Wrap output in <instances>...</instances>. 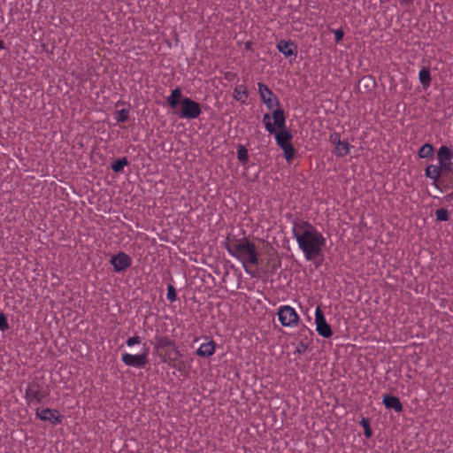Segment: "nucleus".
I'll use <instances>...</instances> for the list:
<instances>
[{"mask_svg":"<svg viewBox=\"0 0 453 453\" xmlns=\"http://www.w3.org/2000/svg\"><path fill=\"white\" fill-rule=\"evenodd\" d=\"M292 233L307 261H314L317 257H323L326 238L311 223L307 220L295 221Z\"/></svg>","mask_w":453,"mask_h":453,"instance_id":"nucleus-1","label":"nucleus"},{"mask_svg":"<svg viewBox=\"0 0 453 453\" xmlns=\"http://www.w3.org/2000/svg\"><path fill=\"white\" fill-rule=\"evenodd\" d=\"M226 249L229 255L242 264L247 274L252 278L259 276V271L257 267L260 265L261 259L253 242L245 237L229 239L226 244Z\"/></svg>","mask_w":453,"mask_h":453,"instance_id":"nucleus-2","label":"nucleus"},{"mask_svg":"<svg viewBox=\"0 0 453 453\" xmlns=\"http://www.w3.org/2000/svg\"><path fill=\"white\" fill-rule=\"evenodd\" d=\"M166 102L172 109H175L179 104L180 105L179 111L180 119H195L202 113L200 104L189 97H183L181 89L179 87L171 91V94L166 98Z\"/></svg>","mask_w":453,"mask_h":453,"instance_id":"nucleus-3","label":"nucleus"},{"mask_svg":"<svg viewBox=\"0 0 453 453\" xmlns=\"http://www.w3.org/2000/svg\"><path fill=\"white\" fill-rule=\"evenodd\" d=\"M263 124L269 134H274L276 128L279 130L286 129V115L284 110L280 107L276 108L272 113H265L263 116Z\"/></svg>","mask_w":453,"mask_h":453,"instance_id":"nucleus-4","label":"nucleus"},{"mask_svg":"<svg viewBox=\"0 0 453 453\" xmlns=\"http://www.w3.org/2000/svg\"><path fill=\"white\" fill-rule=\"evenodd\" d=\"M278 319L282 326L296 327L300 322V316L290 305H280L277 311Z\"/></svg>","mask_w":453,"mask_h":453,"instance_id":"nucleus-5","label":"nucleus"},{"mask_svg":"<svg viewBox=\"0 0 453 453\" xmlns=\"http://www.w3.org/2000/svg\"><path fill=\"white\" fill-rule=\"evenodd\" d=\"M49 395V392L43 389V387L35 380L30 381L27 384L25 392V398L27 403L31 404L34 403H42L47 396Z\"/></svg>","mask_w":453,"mask_h":453,"instance_id":"nucleus-6","label":"nucleus"},{"mask_svg":"<svg viewBox=\"0 0 453 453\" xmlns=\"http://www.w3.org/2000/svg\"><path fill=\"white\" fill-rule=\"evenodd\" d=\"M121 361L127 365L134 368H144L149 364V349L140 354L125 352L121 355Z\"/></svg>","mask_w":453,"mask_h":453,"instance_id":"nucleus-7","label":"nucleus"},{"mask_svg":"<svg viewBox=\"0 0 453 453\" xmlns=\"http://www.w3.org/2000/svg\"><path fill=\"white\" fill-rule=\"evenodd\" d=\"M257 90L261 101L266 106L268 110H273L274 106L280 107L279 98L274 95V93L269 88V87L262 82L257 83Z\"/></svg>","mask_w":453,"mask_h":453,"instance_id":"nucleus-8","label":"nucleus"},{"mask_svg":"<svg viewBox=\"0 0 453 453\" xmlns=\"http://www.w3.org/2000/svg\"><path fill=\"white\" fill-rule=\"evenodd\" d=\"M110 264L112 266L114 273H121L131 267L133 259L124 251H119L117 254L111 256Z\"/></svg>","mask_w":453,"mask_h":453,"instance_id":"nucleus-9","label":"nucleus"},{"mask_svg":"<svg viewBox=\"0 0 453 453\" xmlns=\"http://www.w3.org/2000/svg\"><path fill=\"white\" fill-rule=\"evenodd\" d=\"M35 415L40 420L47 421L52 426L60 425L64 418L59 411L50 408H38Z\"/></svg>","mask_w":453,"mask_h":453,"instance_id":"nucleus-10","label":"nucleus"},{"mask_svg":"<svg viewBox=\"0 0 453 453\" xmlns=\"http://www.w3.org/2000/svg\"><path fill=\"white\" fill-rule=\"evenodd\" d=\"M315 325L317 333L324 337L330 338L333 334L330 325L327 324L326 318L320 307H317L315 311Z\"/></svg>","mask_w":453,"mask_h":453,"instance_id":"nucleus-11","label":"nucleus"},{"mask_svg":"<svg viewBox=\"0 0 453 453\" xmlns=\"http://www.w3.org/2000/svg\"><path fill=\"white\" fill-rule=\"evenodd\" d=\"M437 158L439 161V165L444 171L451 170V162L450 160L453 158V151L447 146L441 145L437 152Z\"/></svg>","mask_w":453,"mask_h":453,"instance_id":"nucleus-12","label":"nucleus"},{"mask_svg":"<svg viewBox=\"0 0 453 453\" xmlns=\"http://www.w3.org/2000/svg\"><path fill=\"white\" fill-rule=\"evenodd\" d=\"M205 342L200 344L196 354L200 357L208 358L214 355L217 345L213 340L208 337H205Z\"/></svg>","mask_w":453,"mask_h":453,"instance_id":"nucleus-13","label":"nucleus"},{"mask_svg":"<svg viewBox=\"0 0 453 453\" xmlns=\"http://www.w3.org/2000/svg\"><path fill=\"white\" fill-rule=\"evenodd\" d=\"M277 50L285 57L296 56V46L291 41H280L276 45Z\"/></svg>","mask_w":453,"mask_h":453,"instance_id":"nucleus-14","label":"nucleus"},{"mask_svg":"<svg viewBox=\"0 0 453 453\" xmlns=\"http://www.w3.org/2000/svg\"><path fill=\"white\" fill-rule=\"evenodd\" d=\"M274 138H275L276 144L280 148H283L284 146L292 144L291 140L293 139V135L289 130L283 129V130H279L278 132H275Z\"/></svg>","mask_w":453,"mask_h":453,"instance_id":"nucleus-15","label":"nucleus"},{"mask_svg":"<svg viewBox=\"0 0 453 453\" xmlns=\"http://www.w3.org/2000/svg\"><path fill=\"white\" fill-rule=\"evenodd\" d=\"M383 404L387 409L394 410L395 412H401L403 411V404L399 398L390 395H385L383 396Z\"/></svg>","mask_w":453,"mask_h":453,"instance_id":"nucleus-16","label":"nucleus"},{"mask_svg":"<svg viewBox=\"0 0 453 453\" xmlns=\"http://www.w3.org/2000/svg\"><path fill=\"white\" fill-rule=\"evenodd\" d=\"M233 96L241 104H245L249 96L247 88L244 85H236L234 88Z\"/></svg>","mask_w":453,"mask_h":453,"instance_id":"nucleus-17","label":"nucleus"},{"mask_svg":"<svg viewBox=\"0 0 453 453\" xmlns=\"http://www.w3.org/2000/svg\"><path fill=\"white\" fill-rule=\"evenodd\" d=\"M444 171L442 167L440 165H430L425 170V174L427 178L433 180L434 181H437L441 174V172Z\"/></svg>","mask_w":453,"mask_h":453,"instance_id":"nucleus-18","label":"nucleus"},{"mask_svg":"<svg viewBox=\"0 0 453 453\" xmlns=\"http://www.w3.org/2000/svg\"><path fill=\"white\" fill-rule=\"evenodd\" d=\"M351 145L347 141L341 142L338 145L334 146L333 153L337 157H343L350 152Z\"/></svg>","mask_w":453,"mask_h":453,"instance_id":"nucleus-19","label":"nucleus"},{"mask_svg":"<svg viewBox=\"0 0 453 453\" xmlns=\"http://www.w3.org/2000/svg\"><path fill=\"white\" fill-rule=\"evenodd\" d=\"M169 364L171 366H173L174 369H176L181 375L188 376L190 369V363L188 361H180V362H173V360H170Z\"/></svg>","mask_w":453,"mask_h":453,"instance_id":"nucleus-20","label":"nucleus"},{"mask_svg":"<svg viewBox=\"0 0 453 453\" xmlns=\"http://www.w3.org/2000/svg\"><path fill=\"white\" fill-rule=\"evenodd\" d=\"M418 79L425 88H427L431 83V74L428 69L423 68L419 71Z\"/></svg>","mask_w":453,"mask_h":453,"instance_id":"nucleus-21","label":"nucleus"},{"mask_svg":"<svg viewBox=\"0 0 453 453\" xmlns=\"http://www.w3.org/2000/svg\"><path fill=\"white\" fill-rule=\"evenodd\" d=\"M174 342L167 335H163L157 338L156 348L165 349L168 347H173Z\"/></svg>","mask_w":453,"mask_h":453,"instance_id":"nucleus-22","label":"nucleus"},{"mask_svg":"<svg viewBox=\"0 0 453 453\" xmlns=\"http://www.w3.org/2000/svg\"><path fill=\"white\" fill-rule=\"evenodd\" d=\"M237 158L243 165H246L249 162L248 150L242 144H240L237 148Z\"/></svg>","mask_w":453,"mask_h":453,"instance_id":"nucleus-23","label":"nucleus"},{"mask_svg":"<svg viewBox=\"0 0 453 453\" xmlns=\"http://www.w3.org/2000/svg\"><path fill=\"white\" fill-rule=\"evenodd\" d=\"M434 148L430 143H425L418 150V155L420 158H428L432 157Z\"/></svg>","mask_w":453,"mask_h":453,"instance_id":"nucleus-24","label":"nucleus"},{"mask_svg":"<svg viewBox=\"0 0 453 453\" xmlns=\"http://www.w3.org/2000/svg\"><path fill=\"white\" fill-rule=\"evenodd\" d=\"M128 165V160L127 157H121L117 160H115L111 164V169L114 173H120L123 171L124 167Z\"/></svg>","mask_w":453,"mask_h":453,"instance_id":"nucleus-25","label":"nucleus"},{"mask_svg":"<svg viewBox=\"0 0 453 453\" xmlns=\"http://www.w3.org/2000/svg\"><path fill=\"white\" fill-rule=\"evenodd\" d=\"M283 151L284 158L287 162H291L296 154V150L292 144H288L287 146H284L283 148H280Z\"/></svg>","mask_w":453,"mask_h":453,"instance_id":"nucleus-26","label":"nucleus"},{"mask_svg":"<svg viewBox=\"0 0 453 453\" xmlns=\"http://www.w3.org/2000/svg\"><path fill=\"white\" fill-rule=\"evenodd\" d=\"M360 426L364 428V435L365 436V438H371L372 435V431L370 427L369 419L363 418L360 421Z\"/></svg>","mask_w":453,"mask_h":453,"instance_id":"nucleus-27","label":"nucleus"},{"mask_svg":"<svg viewBox=\"0 0 453 453\" xmlns=\"http://www.w3.org/2000/svg\"><path fill=\"white\" fill-rule=\"evenodd\" d=\"M129 118V110L121 109L116 111L115 119L118 122H126Z\"/></svg>","mask_w":453,"mask_h":453,"instance_id":"nucleus-28","label":"nucleus"},{"mask_svg":"<svg viewBox=\"0 0 453 453\" xmlns=\"http://www.w3.org/2000/svg\"><path fill=\"white\" fill-rule=\"evenodd\" d=\"M436 219L439 221H447L449 219V213L448 210L440 208L435 211Z\"/></svg>","mask_w":453,"mask_h":453,"instance_id":"nucleus-29","label":"nucleus"},{"mask_svg":"<svg viewBox=\"0 0 453 453\" xmlns=\"http://www.w3.org/2000/svg\"><path fill=\"white\" fill-rule=\"evenodd\" d=\"M166 298L168 301H170L172 303L175 302L177 300V293H176L175 288L172 284H169L167 286Z\"/></svg>","mask_w":453,"mask_h":453,"instance_id":"nucleus-30","label":"nucleus"},{"mask_svg":"<svg viewBox=\"0 0 453 453\" xmlns=\"http://www.w3.org/2000/svg\"><path fill=\"white\" fill-rule=\"evenodd\" d=\"M7 329H9V324L6 316L0 311V331L4 332Z\"/></svg>","mask_w":453,"mask_h":453,"instance_id":"nucleus-31","label":"nucleus"},{"mask_svg":"<svg viewBox=\"0 0 453 453\" xmlns=\"http://www.w3.org/2000/svg\"><path fill=\"white\" fill-rule=\"evenodd\" d=\"M329 141L334 146L338 145L342 140L341 139V134L337 132H334L329 136Z\"/></svg>","mask_w":453,"mask_h":453,"instance_id":"nucleus-32","label":"nucleus"},{"mask_svg":"<svg viewBox=\"0 0 453 453\" xmlns=\"http://www.w3.org/2000/svg\"><path fill=\"white\" fill-rule=\"evenodd\" d=\"M308 348H309V344L307 342H304L302 341L297 344V346L296 348V352L298 354H303L306 352Z\"/></svg>","mask_w":453,"mask_h":453,"instance_id":"nucleus-33","label":"nucleus"},{"mask_svg":"<svg viewBox=\"0 0 453 453\" xmlns=\"http://www.w3.org/2000/svg\"><path fill=\"white\" fill-rule=\"evenodd\" d=\"M140 343H141V338L137 335L129 337L126 342V344L128 347H133V346L140 344Z\"/></svg>","mask_w":453,"mask_h":453,"instance_id":"nucleus-34","label":"nucleus"},{"mask_svg":"<svg viewBox=\"0 0 453 453\" xmlns=\"http://www.w3.org/2000/svg\"><path fill=\"white\" fill-rule=\"evenodd\" d=\"M334 35L335 42H339L340 41L342 40L344 36V32L342 29H336L334 31Z\"/></svg>","mask_w":453,"mask_h":453,"instance_id":"nucleus-35","label":"nucleus"},{"mask_svg":"<svg viewBox=\"0 0 453 453\" xmlns=\"http://www.w3.org/2000/svg\"><path fill=\"white\" fill-rule=\"evenodd\" d=\"M4 49V42L0 39V50Z\"/></svg>","mask_w":453,"mask_h":453,"instance_id":"nucleus-36","label":"nucleus"},{"mask_svg":"<svg viewBox=\"0 0 453 453\" xmlns=\"http://www.w3.org/2000/svg\"><path fill=\"white\" fill-rule=\"evenodd\" d=\"M304 330L308 331L311 335L313 334V332L310 330L308 327L304 326Z\"/></svg>","mask_w":453,"mask_h":453,"instance_id":"nucleus-37","label":"nucleus"},{"mask_svg":"<svg viewBox=\"0 0 453 453\" xmlns=\"http://www.w3.org/2000/svg\"><path fill=\"white\" fill-rule=\"evenodd\" d=\"M402 1L406 4H411V3H412L413 0H402Z\"/></svg>","mask_w":453,"mask_h":453,"instance_id":"nucleus-38","label":"nucleus"}]
</instances>
